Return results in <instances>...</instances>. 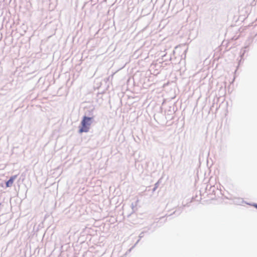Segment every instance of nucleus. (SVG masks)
<instances>
[{"label": "nucleus", "mask_w": 257, "mask_h": 257, "mask_svg": "<svg viewBox=\"0 0 257 257\" xmlns=\"http://www.w3.org/2000/svg\"><path fill=\"white\" fill-rule=\"evenodd\" d=\"M17 176L14 175L12 176L10 179L6 182V185L7 187H10L12 186L13 184V183L14 182V180L17 178Z\"/></svg>", "instance_id": "nucleus-2"}, {"label": "nucleus", "mask_w": 257, "mask_h": 257, "mask_svg": "<svg viewBox=\"0 0 257 257\" xmlns=\"http://www.w3.org/2000/svg\"><path fill=\"white\" fill-rule=\"evenodd\" d=\"M91 117L87 116L83 117L81 123V126L80 127L79 131L80 133L88 132L91 123Z\"/></svg>", "instance_id": "nucleus-1"}, {"label": "nucleus", "mask_w": 257, "mask_h": 257, "mask_svg": "<svg viewBox=\"0 0 257 257\" xmlns=\"http://www.w3.org/2000/svg\"><path fill=\"white\" fill-rule=\"evenodd\" d=\"M253 206H254V207L257 208V204H254Z\"/></svg>", "instance_id": "nucleus-3"}]
</instances>
